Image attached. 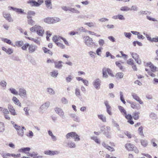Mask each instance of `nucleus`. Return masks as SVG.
Returning a JSON list of instances; mask_svg holds the SVG:
<instances>
[{"label":"nucleus","instance_id":"6ab92c4d","mask_svg":"<svg viewBox=\"0 0 158 158\" xmlns=\"http://www.w3.org/2000/svg\"><path fill=\"white\" fill-rule=\"evenodd\" d=\"M54 63L55 64V67L56 68L60 69L63 66V65L61 64L63 62L61 61H59L58 62H54Z\"/></svg>","mask_w":158,"mask_h":158},{"label":"nucleus","instance_id":"3c124183","mask_svg":"<svg viewBox=\"0 0 158 158\" xmlns=\"http://www.w3.org/2000/svg\"><path fill=\"white\" fill-rule=\"evenodd\" d=\"M61 102L63 104H67L68 103V100L64 97L62 98H61Z\"/></svg>","mask_w":158,"mask_h":158},{"label":"nucleus","instance_id":"b1692460","mask_svg":"<svg viewBox=\"0 0 158 158\" xmlns=\"http://www.w3.org/2000/svg\"><path fill=\"white\" fill-rule=\"evenodd\" d=\"M135 146L130 143H127L126 145V147L129 151H132L133 150Z\"/></svg>","mask_w":158,"mask_h":158},{"label":"nucleus","instance_id":"f3484780","mask_svg":"<svg viewBox=\"0 0 158 158\" xmlns=\"http://www.w3.org/2000/svg\"><path fill=\"white\" fill-rule=\"evenodd\" d=\"M70 117L72 118L73 120L77 122H79L80 121V119L79 117L76 115L74 113H70L69 114Z\"/></svg>","mask_w":158,"mask_h":158},{"label":"nucleus","instance_id":"473e14b6","mask_svg":"<svg viewBox=\"0 0 158 158\" xmlns=\"http://www.w3.org/2000/svg\"><path fill=\"white\" fill-rule=\"evenodd\" d=\"M85 44L87 46L91 47L93 46L94 44V42H93V39H92V40L91 41H88L85 42Z\"/></svg>","mask_w":158,"mask_h":158},{"label":"nucleus","instance_id":"4be33fe9","mask_svg":"<svg viewBox=\"0 0 158 158\" xmlns=\"http://www.w3.org/2000/svg\"><path fill=\"white\" fill-rule=\"evenodd\" d=\"M121 63H123V62H121V61H116L115 62V64L119 68V69L122 71H123L125 69L124 66H123L121 64Z\"/></svg>","mask_w":158,"mask_h":158},{"label":"nucleus","instance_id":"a878e982","mask_svg":"<svg viewBox=\"0 0 158 158\" xmlns=\"http://www.w3.org/2000/svg\"><path fill=\"white\" fill-rule=\"evenodd\" d=\"M30 148L29 147L23 148L19 149V152H20L26 153L27 152L30 151Z\"/></svg>","mask_w":158,"mask_h":158},{"label":"nucleus","instance_id":"8fccbe9b","mask_svg":"<svg viewBox=\"0 0 158 158\" xmlns=\"http://www.w3.org/2000/svg\"><path fill=\"white\" fill-rule=\"evenodd\" d=\"M30 44L28 43H25L23 44V46L21 48L23 50H26L29 47Z\"/></svg>","mask_w":158,"mask_h":158},{"label":"nucleus","instance_id":"c03bdc74","mask_svg":"<svg viewBox=\"0 0 158 158\" xmlns=\"http://www.w3.org/2000/svg\"><path fill=\"white\" fill-rule=\"evenodd\" d=\"M111 120L112 124L114 125L115 127L117 128L118 130L119 131L120 129L119 128V126L118 123H117L116 122L114 119H112Z\"/></svg>","mask_w":158,"mask_h":158},{"label":"nucleus","instance_id":"69168bd1","mask_svg":"<svg viewBox=\"0 0 158 158\" xmlns=\"http://www.w3.org/2000/svg\"><path fill=\"white\" fill-rule=\"evenodd\" d=\"M26 135L29 138H32L34 135V134L32 131H29L28 134H27Z\"/></svg>","mask_w":158,"mask_h":158},{"label":"nucleus","instance_id":"49530a36","mask_svg":"<svg viewBox=\"0 0 158 158\" xmlns=\"http://www.w3.org/2000/svg\"><path fill=\"white\" fill-rule=\"evenodd\" d=\"M85 24L89 27H94L96 25L95 23L92 22L86 23Z\"/></svg>","mask_w":158,"mask_h":158},{"label":"nucleus","instance_id":"f704fd0d","mask_svg":"<svg viewBox=\"0 0 158 158\" xmlns=\"http://www.w3.org/2000/svg\"><path fill=\"white\" fill-rule=\"evenodd\" d=\"M9 90L11 94L14 95H17L18 94V92L14 88H10L9 89Z\"/></svg>","mask_w":158,"mask_h":158},{"label":"nucleus","instance_id":"6e6d98bb","mask_svg":"<svg viewBox=\"0 0 158 158\" xmlns=\"http://www.w3.org/2000/svg\"><path fill=\"white\" fill-rule=\"evenodd\" d=\"M5 130L4 124L3 123L0 122V132H2Z\"/></svg>","mask_w":158,"mask_h":158},{"label":"nucleus","instance_id":"5701e85b","mask_svg":"<svg viewBox=\"0 0 158 158\" xmlns=\"http://www.w3.org/2000/svg\"><path fill=\"white\" fill-rule=\"evenodd\" d=\"M139 114L140 112L139 111L134 112L132 114L133 118L135 120L138 119L139 118Z\"/></svg>","mask_w":158,"mask_h":158},{"label":"nucleus","instance_id":"7ed1b4c3","mask_svg":"<svg viewBox=\"0 0 158 158\" xmlns=\"http://www.w3.org/2000/svg\"><path fill=\"white\" fill-rule=\"evenodd\" d=\"M65 136L67 139H69L71 137L74 139L75 141H79L80 140L79 136L74 132L68 133Z\"/></svg>","mask_w":158,"mask_h":158},{"label":"nucleus","instance_id":"0eeeda50","mask_svg":"<svg viewBox=\"0 0 158 158\" xmlns=\"http://www.w3.org/2000/svg\"><path fill=\"white\" fill-rule=\"evenodd\" d=\"M54 110L56 113L62 118H65L64 112L61 108L56 107L55 108Z\"/></svg>","mask_w":158,"mask_h":158},{"label":"nucleus","instance_id":"052dcab7","mask_svg":"<svg viewBox=\"0 0 158 158\" xmlns=\"http://www.w3.org/2000/svg\"><path fill=\"white\" fill-rule=\"evenodd\" d=\"M60 21V19L57 17L52 18V23H56Z\"/></svg>","mask_w":158,"mask_h":158},{"label":"nucleus","instance_id":"2eb2a0df","mask_svg":"<svg viewBox=\"0 0 158 158\" xmlns=\"http://www.w3.org/2000/svg\"><path fill=\"white\" fill-rule=\"evenodd\" d=\"M3 16L9 22H12L13 21V20L12 19L10 14V13L3 12Z\"/></svg>","mask_w":158,"mask_h":158},{"label":"nucleus","instance_id":"f8f14e48","mask_svg":"<svg viewBox=\"0 0 158 158\" xmlns=\"http://www.w3.org/2000/svg\"><path fill=\"white\" fill-rule=\"evenodd\" d=\"M36 32L37 34L40 36H43L44 33V30L43 27L38 25L36 27Z\"/></svg>","mask_w":158,"mask_h":158},{"label":"nucleus","instance_id":"79ce46f5","mask_svg":"<svg viewBox=\"0 0 158 158\" xmlns=\"http://www.w3.org/2000/svg\"><path fill=\"white\" fill-rule=\"evenodd\" d=\"M98 117L99 119L102 120L103 122H106V117L103 115H98Z\"/></svg>","mask_w":158,"mask_h":158},{"label":"nucleus","instance_id":"ea45409f","mask_svg":"<svg viewBox=\"0 0 158 158\" xmlns=\"http://www.w3.org/2000/svg\"><path fill=\"white\" fill-rule=\"evenodd\" d=\"M52 18L48 17L44 19V21L46 23L51 24L52 23Z\"/></svg>","mask_w":158,"mask_h":158},{"label":"nucleus","instance_id":"20e7f679","mask_svg":"<svg viewBox=\"0 0 158 158\" xmlns=\"http://www.w3.org/2000/svg\"><path fill=\"white\" fill-rule=\"evenodd\" d=\"M50 102L49 101H47L42 104L40 108V112L43 113L49 107Z\"/></svg>","mask_w":158,"mask_h":158},{"label":"nucleus","instance_id":"bb28decb","mask_svg":"<svg viewBox=\"0 0 158 158\" xmlns=\"http://www.w3.org/2000/svg\"><path fill=\"white\" fill-rule=\"evenodd\" d=\"M58 71L56 70H54L50 73V75L52 77H56L58 75Z\"/></svg>","mask_w":158,"mask_h":158},{"label":"nucleus","instance_id":"a19ab883","mask_svg":"<svg viewBox=\"0 0 158 158\" xmlns=\"http://www.w3.org/2000/svg\"><path fill=\"white\" fill-rule=\"evenodd\" d=\"M151 12L147 11H142L141 10L139 12V15H149L151 14Z\"/></svg>","mask_w":158,"mask_h":158},{"label":"nucleus","instance_id":"c756f323","mask_svg":"<svg viewBox=\"0 0 158 158\" xmlns=\"http://www.w3.org/2000/svg\"><path fill=\"white\" fill-rule=\"evenodd\" d=\"M140 142L142 145L144 147H146L148 144V142L147 140L141 139Z\"/></svg>","mask_w":158,"mask_h":158},{"label":"nucleus","instance_id":"a18cd8bd","mask_svg":"<svg viewBox=\"0 0 158 158\" xmlns=\"http://www.w3.org/2000/svg\"><path fill=\"white\" fill-rule=\"evenodd\" d=\"M120 10L122 11H127L130 10V8L127 6H124L121 7Z\"/></svg>","mask_w":158,"mask_h":158},{"label":"nucleus","instance_id":"603ef678","mask_svg":"<svg viewBox=\"0 0 158 158\" xmlns=\"http://www.w3.org/2000/svg\"><path fill=\"white\" fill-rule=\"evenodd\" d=\"M156 141V139H155L153 138L151 139V143L153 147H157V145L155 143Z\"/></svg>","mask_w":158,"mask_h":158},{"label":"nucleus","instance_id":"6e6552de","mask_svg":"<svg viewBox=\"0 0 158 158\" xmlns=\"http://www.w3.org/2000/svg\"><path fill=\"white\" fill-rule=\"evenodd\" d=\"M101 83L100 79L98 78H97L93 82V85L96 89H99L100 88Z\"/></svg>","mask_w":158,"mask_h":158},{"label":"nucleus","instance_id":"e433bc0d","mask_svg":"<svg viewBox=\"0 0 158 158\" xmlns=\"http://www.w3.org/2000/svg\"><path fill=\"white\" fill-rule=\"evenodd\" d=\"M2 40L4 42H6L9 44H11V45L15 47V45H14L13 44H11V41L10 40L6 38H2Z\"/></svg>","mask_w":158,"mask_h":158},{"label":"nucleus","instance_id":"13d9d810","mask_svg":"<svg viewBox=\"0 0 158 158\" xmlns=\"http://www.w3.org/2000/svg\"><path fill=\"white\" fill-rule=\"evenodd\" d=\"M120 99L121 101L124 103L125 104L126 102L124 100V99L123 98V92L121 91L120 92Z\"/></svg>","mask_w":158,"mask_h":158},{"label":"nucleus","instance_id":"de8ad7c7","mask_svg":"<svg viewBox=\"0 0 158 158\" xmlns=\"http://www.w3.org/2000/svg\"><path fill=\"white\" fill-rule=\"evenodd\" d=\"M118 109L122 113H123V114H126L127 113L126 110L124 109V108L121 106H118Z\"/></svg>","mask_w":158,"mask_h":158},{"label":"nucleus","instance_id":"0e129e2a","mask_svg":"<svg viewBox=\"0 0 158 158\" xmlns=\"http://www.w3.org/2000/svg\"><path fill=\"white\" fill-rule=\"evenodd\" d=\"M83 39L85 42H86L88 41H91L92 40V39L89 36H85L83 38Z\"/></svg>","mask_w":158,"mask_h":158},{"label":"nucleus","instance_id":"864d4df0","mask_svg":"<svg viewBox=\"0 0 158 158\" xmlns=\"http://www.w3.org/2000/svg\"><path fill=\"white\" fill-rule=\"evenodd\" d=\"M143 127L142 126L140 127L138 129V131L139 135L141 136H144L143 133Z\"/></svg>","mask_w":158,"mask_h":158},{"label":"nucleus","instance_id":"e2e57ef3","mask_svg":"<svg viewBox=\"0 0 158 158\" xmlns=\"http://www.w3.org/2000/svg\"><path fill=\"white\" fill-rule=\"evenodd\" d=\"M28 23L29 24L32 26L35 24V21L31 19V18L28 19Z\"/></svg>","mask_w":158,"mask_h":158},{"label":"nucleus","instance_id":"5fc2aeb1","mask_svg":"<svg viewBox=\"0 0 158 158\" xmlns=\"http://www.w3.org/2000/svg\"><path fill=\"white\" fill-rule=\"evenodd\" d=\"M124 35L126 37L128 38L129 39L131 38V37L132 35L131 34L130 32H124Z\"/></svg>","mask_w":158,"mask_h":158},{"label":"nucleus","instance_id":"72a5a7b5","mask_svg":"<svg viewBox=\"0 0 158 158\" xmlns=\"http://www.w3.org/2000/svg\"><path fill=\"white\" fill-rule=\"evenodd\" d=\"M91 139L94 140L97 144H100V140L97 136H93L90 137Z\"/></svg>","mask_w":158,"mask_h":158},{"label":"nucleus","instance_id":"f257e3e1","mask_svg":"<svg viewBox=\"0 0 158 158\" xmlns=\"http://www.w3.org/2000/svg\"><path fill=\"white\" fill-rule=\"evenodd\" d=\"M61 40H62L64 43L67 46H69V44L66 39L60 36L55 35L52 38L53 41L55 42L56 44L61 49H64L65 48V46L63 44L58 42V41H61Z\"/></svg>","mask_w":158,"mask_h":158},{"label":"nucleus","instance_id":"c85d7f7f","mask_svg":"<svg viewBox=\"0 0 158 158\" xmlns=\"http://www.w3.org/2000/svg\"><path fill=\"white\" fill-rule=\"evenodd\" d=\"M35 15V13L34 11H29L27 12V19L31 18V16H34Z\"/></svg>","mask_w":158,"mask_h":158},{"label":"nucleus","instance_id":"1a4fd4ad","mask_svg":"<svg viewBox=\"0 0 158 158\" xmlns=\"http://www.w3.org/2000/svg\"><path fill=\"white\" fill-rule=\"evenodd\" d=\"M131 54L132 57L135 60L136 62L139 64L141 63V61L139 59V56L135 52H131Z\"/></svg>","mask_w":158,"mask_h":158},{"label":"nucleus","instance_id":"338daca9","mask_svg":"<svg viewBox=\"0 0 158 158\" xmlns=\"http://www.w3.org/2000/svg\"><path fill=\"white\" fill-rule=\"evenodd\" d=\"M6 84L7 83L4 80L0 82V85L3 87H6Z\"/></svg>","mask_w":158,"mask_h":158},{"label":"nucleus","instance_id":"ddd939ff","mask_svg":"<svg viewBox=\"0 0 158 158\" xmlns=\"http://www.w3.org/2000/svg\"><path fill=\"white\" fill-rule=\"evenodd\" d=\"M147 66L149 67L151 71L153 72H155L156 71H158V68L152 64L151 62H149L147 64Z\"/></svg>","mask_w":158,"mask_h":158},{"label":"nucleus","instance_id":"58836bf2","mask_svg":"<svg viewBox=\"0 0 158 158\" xmlns=\"http://www.w3.org/2000/svg\"><path fill=\"white\" fill-rule=\"evenodd\" d=\"M42 50L44 51V52L45 53H47L49 54L50 55H52V52L49 50L48 49L45 47H43L42 48Z\"/></svg>","mask_w":158,"mask_h":158},{"label":"nucleus","instance_id":"423d86ee","mask_svg":"<svg viewBox=\"0 0 158 158\" xmlns=\"http://www.w3.org/2000/svg\"><path fill=\"white\" fill-rule=\"evenodd\" d=\"M18 94L23 98H27V91L23 88H20L19 89V93Z\"/></svg>","mask_w":158,"mask_h":158},{"label":"nucleus","instance_id":"9b49d317","mask_svg":"<svg viewBox=\"0 0 158 158\" xmlns=\"http://www.w3.org/2000/svg\"><path fill=\"white\" fill-rule=\"evenodd\" d=\"M131 96L132 98L136 101L139 102L140 104H143V101L141 99L139 96L135 93H131Z\"/></svg>","mask_w":158,"mask_h":158},{"label":"nucleus","instance_id":"774afa93","mask_svg":"<svg viewBox=\"0 0 158 158\" xmlns=\"http://www.w3.org/2000/svg\"><path fill=\"white\" fill-rule=\"evenodd\" d=\"M125 116V118L128 120H131V119H132V117L131 115L130 114H127V113L126 114H123Z\"/></svg>","mask_w":158,"mask_h":158},{"label":"nucleus","instance_id":"aec40b11","mask_svg":"<svg viewBox=\"0 0 158 158\" xmlns=\"http://www.w3.org/2000/svg\"><path fill=\"white\" fill-rule=\"evenodd\" d=\"M45 4L46 7L48 9L52 8V4L51 0H46L45 1Z\"/></svg>","mask_w":158,"mask_h":158},{"label":"nucleus","instance_id":"37998d69","mask_svg":"<svg viewBox=\"0 0 158 158\" xmlns=\"http://www.w3.org/2000/svg\"><path fill=\"white\" fill-rule=\"evenodd\" d=\"M70 11L73 13H76L77 14H80V11L74 8L70 7Z\"/></svg>","mask_w":158,"mask_h":158},{"label":"nucleus","instance_id":"dca6fc26","mask_svg":"<svg viewBox=\"0 0 158 158\" xmlns=\"http://www.w3.org/2000/svg\"><path fill=\"white\" fill-rule=\"evenodd\" d=\"M37 47L33 44L30 45L28 48V52L30 53H32L37 50Z\"/></svg>","mask_w":158,"mask_h":158},{"label":"nucleus","instance_id":"f03ea898","mask_svg":"<svg viewBox=\"0 0 158 158\" xmlns=\"http://www.w3.org/2000/svg\"><path fill=\"white\" fill-rule=\"evenodd\" d=\"M14 127L16 130L17 134L19 136L21 137H23L24 136V130H26L24 127L23 126H19L17 124H15L14 125Z\"/></svg>","mask_w":158,"mask_h":158},{"label":"nucleus","instance_id":"cd10ccee","mask_svg":"<svg viewBox=\"0 0 158 158\" xmlns=\"http://www.w3.org/2000/svg\"><path fill=\"white\" fill-rule=\"evenodd\" d=\"M102 72L103 77L107 78L108 77V74L107 73V68L104 67L102 69Z\"/></svg>","mask_w":158,"mask_h":158},{"label":"nucleus","instance_id":"39448f33","mask_svg":"<svg viewBox=\"0 0 158 158\" xmlns=\"http://www.w3.org/2000/svg\"><path fill=\"white\" fill-rule=\"evenodd\" d=\"M44 2L43 0H38L36 2L33 0H29L27 3L29 4L32 6H39Z\"/></svg>","mask_w":158,"mask_h":158},{"label":"nucleus","instance_id":"412c9836","mask_svg":"<svg viewBox=\"0 0 158 158\" xmlns=\"http://www.w3.org/2000/svg\"><path fill=\"white\" fill-rule=\"evenodd\" d=\"M128 102L131 105V107L134 109H136L137 110H139L140 108V107L139 106H137L136 103L133 102H130L129 101Z\"/></svg>","mask_w":158,"mask_h":158},{"label":"nucleus","instance_id":"393cba45","mask_svg":"<svg viewBox=\"0 0 158 158\" xmlns=\"http://www.w3.org/2000/svg\"><path fill=\"white\" fill-rule=\"evenodd\" d=\"M67 146L71 148H74L76 147L75 143L72 141L69 142L67 143Z\"/></svg>","mask_w":158,"mask_h":158},{"label":"nucleus","instance_id":"a211bd4d","mask_svg":"<svg viewBox=\"0 0 158 158\" xmlns=\"http://www.w3.org/2000/svg\"><path fill=\"white\" fill-rule=\"evenodd\" d=\"M8 108L9 110V112L10 113L11 115H17V114L15 112V110L12 106L11 105H9L8 106Z\"/></svg>","mask_w":158,"mask_h":158},{"label":"nucleus","instance_id":"7c9ffc66","mask_svg":"<svg viewBox=\"0 0 158 158\" xmlns=\"http://www.w3.org/2000/svg\"><path fill=\"white\" fill-rule=\"evenodd\" d=\"M23 44V42L22 40L17 41L15 42L14 45L19 47L22 46Z\"/></svg>","mask_w":158,"mask_h":158},{"label":"nucleus","instance_id":"c9c22d12","mask_svg":"<svg viewBox=\"0 0 158 158\" xmlns=\"http://www.w3.org/2000/svg\"><path fill=\"white\" fill-rule=\"evenodd\" d=\"M47 91L48 94L50 95H53L55 94V92L54 90L52 88H47Z\"/></svg>","mask_w":158,"mask_h":158},{"label":"nucleus","instance_id":"4d7b16f0","mask_svg":"<svg viewBox=\"0 0 158 158\" xmlns=\"http://www.w3.org/2000/svg\"><path fill=\"white\" fill-rule=\"evenodd\" d=\"M149 116L151 118L153 119H156L157 118L156 114L154 113H151Z\"/></svg>","mask_w":158,"mask_h":158},{"label":"nucleus","instance_id":"9d476101","mask_svg":"<svg viewBox=\"0 0 158 158\" xmlns=\"http://www.w3.org/2000/svg\"><path fill=\"white\" fill-rule=\"evenodd\" d=\"M8 8L10 10H13L15 11L16 12L20 14H26V13L24 12V10L21 9H19L14 7L13 6H9Z\"/></svg>","mask_w":158,"mask_h":158},{"label":"nucleus","instance_id":"2f4dec72","mask_svg":"<svg viewBox=\"0 0 158 158\" xmlns=\"http://www.w3.org/2000/svg\"><path fill=\"white\" fill-rule=\"evenodd\" d=\"M26 38L30 40L34 41L35 43L38 44L39 45H40V41L37 39H34L29 37H26Z\"/></svg>","mask_w":158,"mask_h":158},{"label":"nucleus","instance_id":"bf43d9fd","mask_svg":"<svg viewBox=\"0 0 158 158\" xmlns=\"http://www.w3.org/2000/svg\"><path fill=\"white\" fill-rule=\"evenodd\" d=\"M75 94L78 97H79L80 96V91L79 89L76 88L75 90Z\"/></svg>","mask_w":158,"mask_h":158},{"label":"nucleus","instance_id":"4c0bfd02","mask_svg":"<svg viewBox=\"0 0 158 158\" xmlns=\"http://www.w3.org/2000/svg\"><path fill=\"white\" fill-rule=\"evenodd\" d=\"M123 75L124 74L123 73L119 72L116 74L115 77L117 78L121 79L123 78Z\"/></svg>","mask_w":158,"mask_h":158},{"label":"nucleus","instance_id":"09e8293b","mask_svg":"<svg viewBox=\"0 0 158 158\" xmlns=\"http://www.w3.org/2000/svg\"><path fill=\"white\" fill-rule=\"evenodd\" d=\"M38 155V153H37L36 152H33L32 153L28 152L27 153V156H30L31 157L35 156H36Z\"/></svg>","mask_w":158,"mask_h":158},{"label":"nucleus","instance_id":"680f3d73","mask_svg":"<svg viewBox=\"0 0 158 158\" xmlns=\"http://www.w3.org/2000/svg\"><path fill=\"white\" fill-rule=\"evenodd\" d=\"M78 30L82 32H86L87 31V30L81 27H78Z\"/></svg>","mask_w":158,"mask_h":158},{"label":"nucleus","instance_id":"4468645a","mask_svg":"<svg viewBox=\"0 0 158 158\" xmlns=\"http://www.w3.org/2000/svg\"><path fill=\"white\" fill-rule=\"evenodd\" d=\"M110 130V128L109 126L106 127L103 126L101 128V131L105 135H106V133L109 132Z\"/></svg>","mask_w":158,"mask_h":158}]
</instances>
